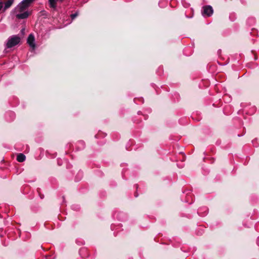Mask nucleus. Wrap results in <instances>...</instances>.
<instances>
[{
    "mask_svg": "<svg viewBox=\"0 0 259 259\" xmlns=\"http://www.w3.org/2000/svg\"><path fill=\"white\" fill-rule=\"evenodd\" d=\"M35 0H23L17 7L16 10L19 12H23L27 9Z\"/></svg>",
    "mask_w": 259,
    "mask_h": 259,
    "instance_id": "1",
    "label": "nucleus"
},
{
    "mask_svg": "<svg viewBox=\"0 0 259 259\" xmlns=\"http://www.w3.org/2000/svg\"><path fill=\"white\" fill-rule=\"evenodd\" d=\"M20 41V37L17 35H13L10 37L7 43V48H11L17 45Z\"/></svg>",
    "mask_w": 259,
    "mask_h": 259,
    "instance_id": "2",
    "label": "nucleus"
},
{
    "mask_svg": "<svg viewBox=\"0 0 259 259\" xmlns=\"http://www.w3.org/2000/svg\"><path fill=\"white\" fill-rule=\"evenodd\" d=\"M213 13V9L210 6H206L203 7V14L206 15L207 16H210Z\"/></svg>",
    "mask_w": 259,
    "mask_h": 259,
    "instance_id": "3",
    "label": "nucleus"
},
{
    "mask_svg": "<svg viewBox=\"0 0 259 259\" xmlns=\"http://www.w3.org/2000/svg\"><path fill=\"white\" fill-rule=\"evenodd\" d=\"M21 13L18 14L16 15L17 18L19 19H24L28 17L30 15V13L28 11H25L23 13L20 12Z\"/></svg>",
    "mask_w": 259,
    "mask_h": 259,
    "instance_id": "4",
    "label": "nucleus"
},
{
    "mask_svg": "<svg viewBox=\"0 0 259 259\" xmlns=\"http://www.w3.org/2000/svg\"><path fill=\"white\" fill-rule=\"evenodd\" d=\"M34 40V35L32 34H29L27 38V42L31 47L33 48L35 47Z\"/></svg>",
    "mask_w": 259,
    "mask_h": 259,
    "instance_id": "5",
    "label": "nucleus"
},
{
    "mask_svg": "<svg viewBox=\"0 0 259 259\" xmlns=\"http://www.w3.org/2000/svg\"><path fill=\"white\" fill-rule=\"evenodd\" d=\"M58 0H48L49 6L51 8L55 10L57 8V3ZM60 2H63L64 0H59Z\"/></svg>",
    "mask_w": 259,
    "mask_h": 259,
    "instance_id": "6",
    "label": "nucleus"
},
{
    "mask_svg": "<svg viewBox=\"0 0 259 259\" xmlns=\"http://www.w3.org/2000/svg\"><path fill=\"white\" fill-rule=\"evenodd\" d=\"M26 159L25 156L22 153H19L17 156V160L19 162H22Z\"/></svg>",
    "mask_w": 259,
    "mask_h": 259,
    "instance_id": "7",
    "label": "nucleus"
},
{
    "mask_svg": "<svg viewBox=\"0 0 259 259\" xmlns=\"http://www.w3.org/2000/svg\"><path fill=\"white\" fill-rule=\"evenodd\" d=\"M14 3V0H8L5 3L4 10L10 8Z\"/></svg>",
    "mask_w": 259,
    "mask_h": 259,
    "instance_id": "8",
    "label": "nucleus"
},
{
    "mask_svg": "<svg viewBox=\"0 0 259 259\" xmlns=\"http://www.w3.org/2000/svg\"><path fill=\"white\" fill-rule=\"evenodd\" d=\"M78 15V13L77 12H75L74 14H72L70 15V17L72 20L76 18Z\"/></svg>",
    "mask_w": 259,
    "mask_h": 259,
    "instance_id": "9",
    "label": "nucleus"
},
{
    "mask_svg": "<svg viewBox=\"0 0 259 259\" xmlns=\"http://www.w3.org/2000/svg\"><path fill=\"white\" fill-rule=\"evenodd\" d=\"M38 192H39L38 191ZM39 196L40 197L41 199H43L44 198V195L43 194H41L39 192Z\"/></svg>",
    "mask_w": 259,
    "mask_h": 259,
    "instance_id": "10",
    "label": "nucleus"
},
{
    "mask_svg": "<svg viewBox=\"0 0 259 259\" xmlns=\"http://www.w3.org/2000/svg\"><path fill=\"white\" fill-rule=\"evenodd\" d=\"M3 3L2 2H0V11L1 10L2 8H3Z\"/></svg>",
    "mask_w": 259,
    "mask_h": 259,
    "instance_id": "11",
    "label": "nucleus"
},
{
    "mask_svg": "<svg viewBox=\"0 0 259 259\" xmlns=\"http://www.w3.org/2000/svg\"><path fill=\"white\" fill-rule=\"evenodd\" d=\"M24 29H22V30H21V31H22V32H24Z\"/></svg>",
    "mask_w": 259,
    "mask_h": 259,
    "instance_id": "12",
    "label": "nucleus"
},
{
    "mask_svg": "<svg viewBox=\"0 0 259 259\" xmlns=\"http://www.w3.org/2000/svg\"><path fill=\"white\" fill-rule=\"evenodd\" d=\"M24 29H22V30H21V31H22V32H24Z\"/></svg>",
    "mask_w": 259,
    "mask_h": 259,
    "instance_id": "13",
    "label": "nucleus"
}]
</instances>
